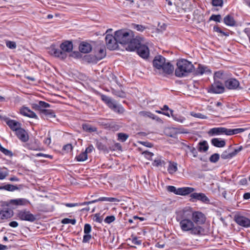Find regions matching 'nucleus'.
Instances as JSON below:
<instances>
[{"label":"nucleus","mask_w":250,"mask_h":250,"mask_svg":"<svg viewBox=\"0 0 250 250\" xmlns=\"http://www.w3.org/2000/svg\"><path fill=\"white\" fill-rule=\"evenodd\" d=\"M242 149V146H240L235 148L232 151H231L230 148H229L223 152L221 155V157L224 160L231 159L240 152Z\"/></svg>","instance_id":"obj_14"},{"label":"nucleus","mask_w":250,"mask_h":250,"mask_svg":"<svg viewBox=\"0 0 250 250\" xmlns=\"http://www.w3.org/2000/svg\"><path fill=\"white\" fill-rule=\"evenodd\" d=\"M178 170L177 164L176 162L169 161L167 171L170 174H173Z\"/></svg>","instance_id":"obj_28"},{"label":"nucleus","mask_w":250,"mask_h":250,"mask_svg":"<svg viewBox=\"0 0 250 250\" xmlns=\"http://www.w3.org/2000/svg\"><path fill=\"white\" fill-rule=\"evenodd\" d=\"M27 147L31 150H39L40 145L39 142L37 140H34V142H30L27 145Z\"/></svg>","instance_id":"obj_31"},{"label":"nucleus","mask_w":250,"mask_h":250,"mask_svg":"<svg viewBox=\"0 0 250 250\" xmlns=\"http://www.w3.org/2000/svg\"><path fill=\"white\" fill-rule=\"evenodd\" d=\"M166 61V59L161 55H158L155 57L153 61V66L155 69L161 68L162 65Z\"/></svg>","instance_id":"obj_26"},{"label":"nucleus","mask_w":250,"mask_h":250,"mask_svg":"<svg viewBox=\"0 0 250 250\" xmlns=\"http://www.w3.org/2000/svg\"><path fill=\"white\" fill-rule=\"evenodd\" d=\"M103 201H106L110 202H119L120 200L117 198L114 197H101L97 199L93 200V202L97 203L98 202H103Z\"/></svg>","instance_id":"obj_29"},{"label":"nucleus","mask_w":250,"mask_h":250,"mask_svg":"<svg viewBox=\"0 0 250 250\" xmlns=\"http://www.w3.org/2000/svg\"><path fill=\"white\" fill-rule=\"evenodd\" d=\"M138 54L142 58L147 59L149 55V50L148 47L145 44H141L137 49Z\"/></svg>","instance_id":"obj_18"},{"label":"nucleus","mask_w":250,"mask_h":250,"mask_svg":"<svg viewBox=\"0 0 250 250\" xmlns=\"http://www.w3.org/2000/svg\"><path fill=\"white\" fill-rule=\"evenodd\" d=\"M29 204H30L29 201L26 199H17V206H26Z\"/></svg>","instance_id":"obj_40"},{"label":"nucleus","mask_w":250,"mask_h":250,"mask_svg":"<svg viewBox=\"0 0 250 250\" xmlns=\"http://www.w3.org/2000/svg\"><path fill=\"white\" fill-rule=\"evenodd\" d=\"M143 154H144L145 157L148 159H150L153 156V154L152 152L147 151H144Z\"/></svg>","instance_id":"obj_57"},{"label":"nucleus","mask_w":250,"mask_h":250,"mask_svg":"<svg viewBox=\"0 0 250 250\" xmlns=\"http://www.w3.org/2000/svg\"><path fill=\"white\" fill-rule=\"evenodd\" d=\"M50 54L55 57L59 58L63 60L67 57V54H65L64 52L59 48L55 47V46H51L49 49Z\"/></svg>","instance_id":"obj_16"},{"label":"nucleus","mask_w":250,"mask_h":250,"mask_svg":"<svg viewBox=\"0 0 250 250\" xmlns=\"http://www.w3.org/2000/svg\"><path fill=\"white\" fill-rule=\"evenodd\" d=\"M191 115L194 117L199 118V119H207V116L202 114L200 113H191Z\"/></svg>","instance_id":"obj_47"},{"label":"nucleus","mask_w":250,"mask_h":250,"mask_svg":"<svg viewBox=\"0 0 250 250\" xmlns=\"http://www.w3.org/2000/svg\"><path fill=\"white\" fill-rule=\"evenodd\" d=\"M6 124L14 132L16 131V121L13 120H11L8 118L5 119Z\"/></svg>","instance_id":"obj_36"},{"label":"nucleus","mask_w":250,"mask_h":250,"mask_svg":"<svg viewBox=\"0 0 250 250\" xmlns=\"http://www.w3.org/2000/svg\"><path fill=\"white\" fill-rule=\"evenodd\" d=\"M213 30L214 31L216 32L220 33H222V34H223L224 35H227L226 34H225L224 32H223L221 30V29L219 27H218L217 26H214L213 27Z\"/></svg>","instance_id":"obj_62"},{"label":"nucleus","mask_w":250,"mask_h":250,"mask_svg":"<svg viewBox=\"0 0 250 250\" xmlns=\"http://www.w3.org/2000/svg\"><path fill=\"white\" fill-rule=\"evenodd\" d=\"M171 116L173 118V119L179 123H183L186 120V118L179 114H174L172 113L171 114Z\"/></svg>","instance_id":"obj_37"},{"label":"nucleus","mask_w":250,"mask_h":250,"mask_svg":"<svg viewBox=\"0 0 250 250\" xmlns=\"http://www.w3.org/2000/svg\"><path fill=\"white\" fill-rule=\"evenodd\" d=\"M115 220V217L113 216H108L104 219V222L107 224H110L113 222Z\"/></svg>","instance_id":"obj_52"},{"label":"nucleus","mask_w":250,"mask_h":250,"mask_svg":"<svg viewBox=\"0 0 250 250\" xmlns=\"http://www.w3.org/2000/svg\"><path fill=\"white\" fill-rule=\"evenodd\" d=\"M141 44L138 39H134L132 37L126 44L127 45L126 49L130 51H134L136 49L137 50L138 47Z\"/></svg>","instance_id":"obj_21"},{"label":"nucleus","mask_w":250,"mask_h":250,"mask_svg":"<svg viewBox=\"0 0 250 250\" xmlns=\"http://www.w3.org/2000/svg\"><path fill=\"white\" fill-rule=\"evenodd\" d=\"M225 84L228 89L234 90L239 87L240 83L236 79L230 78L225 81Z\"/></svg>","instance_id":"obj_19"},{"label":"nucleus","mask_w":250,"mask_h":250,"mask_svg":"<svg viewBox=\"0 0 250 250\" xmlns=\"http://www.w3.org/2000/svg\"><path fill=\"white\" fill-rule=\"evenodd\" d=\"M18 217L22 220L33 222L36 220L35 216L29 211H21L18 213Z\"/></svg>","instance_id":"obj_17"},{"label":"nucleus","mask_w":250,"mask_h":250,"mask_svg":"<svg viewBox=\"0 0 250 250\" xmlns=\"http://www.w3.org/2000/svg\"><path fill=\"white\" fill-rule=\"evenodd\" d=\"M220 155L218 153H214L211 155L209 158V161L211 163H216L219 159Z\"/></svg>","instance_id":"obj_41"},{"label":"nucleus","mask_w":250,"mask_h":250,"mask_svg":"<svg viewBox=\"0 0 250 250\" xmlns=\"http://www.w3.org/2000/svg\"><path fill=\"white\" fill-rule=\"evenodd\" d=\"M63 149L64 150H66V151H70L72 150V146L71 144H67L66 145H65L63 147Z\"/></svg>","instance_id":"obj_59"},{"label":"nucleus","mask_w":250,"mask_h":250,"mask_svg":"<svg viewBox=\"0 0 250 250\" xmlns=\"http://www.w3.org/2000/svg\"><path fill=\"white\" fill-rule=\"evenodd\" d=\"M185 211H179L176 217V221L179 222L181 230L184 232H189L190 234L202 236L207 233V231L201 226H196L190 218H187L185 216Z\"/></svg>","instance_id":"obj_1"},{"label":"nucleus","mask_w":250,"mask_h":250,"mask_svg":"<svg viewBox=\"0 0 250 250\" xmlns=\"http://www.w3.org/2000/svg\"><path fill=\"white\" fill-rule=\"evenodd\" d=\"M6 45L7 47L10 49H14L16 48V43L14 42L6 41Z\"/></svg>","instance_id":"obj_50"},{"label":"nucleus","mask_w":250,"mask_h":250,"mask_svg":"<svg viewBox=\"0 0 250 250\" xmlns=\"http://www.w3.org/2000/svg\"><path fill=\"white\" fill-rule=\"evenodd\" d=\"M91 45L87 42H83L79 46L80 51L83 53H88L91 51Z\"/></svg>","instance_id":"obj_27"},{"label":"nucleus","mask_w":250,"mask_h":250,"mask_svg":"<svg viewBox=\"0 0 250 250\" xmlns=\"http://www.w3.org/2000/svg\"><path fill=\"white\" fill-rule=\"evenodd\" d=\"M189 200L192 202L200 201L205 204H208L210 202L209 198L203 193L191 192L190 193Z\"/></svg>","instance_id":"obj_8"},{"label":"nucleus","mask_w":250,"mask_h":250,"mask_svg":"<svg viewBox=\"0 0 250 250\" xmlns=\"http://www.w3.org/2000/svg\"><path fill=\"white\" fill-rule=\"evenodd\" d=\"M83 129L84 131L89 133L96 132L97 130V128L96 127L89 124H83Z\"/></svg>","instance_id":"obj_34"},{"label":"nucleus","mask_w":250,"mask_h":250,"mask_svg":"<svg viewBox=\"0 0 250 250\" xmlns=\"http://www.w3.org/2000/svg\"><path fill=\"white\" fill-rule=\"evenodd\" d=\"M156 69L164 75H170L173 73L174 67L170 62L165 61L161 68H158Z\"/></svg>","instance_id":"obj_15"},{"label":"nucleus","mask_w":250,"mask_h":250,"mask_svg":"<svg viewBox=\"0 0 250 250\" xmlns=\"http://www.w3.org/2000/svg\"><path fill=\"white\" fill-rule=\"evenodd\" d=\"M211 144L216 147L219 148L224 147L226 144V141L220 138H214L210 141Z\"/></svg>","instance_id":"obj_24"},{"label":"nucleus","mask_w":250,"mask_h":250,"mask_svg":"<svg viewBox=\"0 0 250 250\" xmlns=\"http://www.w3.org/2000/svg\"><path fill=\"white\" fill-rule=\"evenodd\" d=\"M162 110L164 111H169L170 112V114L172 113L173 111L171 109H170L168 107V106L167 105H164L163 107L161 108Z\"/></svg>","instance_id":"obj_63"},{"label":"nucleus","mask_w":250,"mask_h":250,"mask_svg":"<svg viewBox=\"0 0 250 250\" xmlns=\"http://www.w3.org/2000/svg\"><path fill=\"white\" fill-rule=\"evenodd\" d=\"M243 198L244 199L248 200L250 199V193L247 192L244 194Z\"/></svg>","instance_id":"obj_64"},{"label":"nucleus","mask_w":250,"mask_h":250,"mask_svg":"<svg viewBox=\"0 0 250 250\" xmlns=\"http://www.w3.org/2000/svg\"><path fill=\"white\" fill-rule=\"evenodd\" d=\"M242 128L229 129L224 127H216L210 128L208 132L210 136L226 135L230 136L242 132Z\"/></svg>","instance_id":"obj_3"},{"label":"nucleus","mask_w":250,"mask_h":250,"mask_svg":"<svg viewBox=\"0 0 250 250\" xmlns=\"http://www.w3.org/2000/svg\"><path fill=\"white\" fill-rule=\"evenodd\" d=\"M195 73L197 75H203V74L210 75L211 70L207 66L199 64L196 69Z\"/></svg>","instance_id":"obj_22"},{"label":"nucleus","mask_w":250,"mask_h":250,"mask_svg":"<svg viewBox=\"0 0 250 250\" xmlns=\"http://www.w3.org/2000/svg\"><path fill=\"white\" fill-rule=\"evenodd\" d=\"M62 223L63 224H71L72 225H75L76 220L75 219H70L69 218H64L62 220Z\"/></svg>","instance_id":"obj_43"},{"label":"nucleus","mask_w":250,"mask_h":250,"mask_svg":"<svg viewBox=\"0 0 250 250\" xmlns=\"http://www.w3.org/2000/svg\"><path fill=\"white\" fill-rule=\"evenodd\" d=\"M91 231V227L89 224H85L84 226L83 232L84 234H90Z\"/></svg>","instance_id":"obj_49"},{"label":"nucleus","mask_w":250,"mask_h":250,"mask_svg":"<svg viewBox=\"0 0 250 250\" xmlns=\"http://www.w3.org/2000/svg\"><path fill=\"white\" fill-rule=\"evenodd\" d=\"M91 239V235L90 234H84L83 236V242L88 243L89 240Z\"/></svg>","instance_id":"obj_54"},{"label":"nucleus","mask_w":250,"mask_h":250,"mask_svg":"<svg viewBox=\"0 0 250 250\" xmlns=\"http://www.w3.org/2000/svg\"><path fill=\"white\" fill-rule=\"evenodd\" d=\"M76 159L78 162H83L87 159V154L84 151L82 152L79 155H77Z\"/></svg>","instance_id":"obj_38"},{"label":"nucleus","mask_w":250,"mask_h":250,"mask_svg":"<svg viewBox=\"0 0 250 250\" xmlns=\"http://www.w3.org/2000/svg\"><path fill=\"white\" fill-rule=\"evenodd\" d=\"M51 106L50 104L44 101H39L38 104H32V107L36 110H38L41 114L45 115L47 117L54 118L56 115L54 112L51 109H46Z\"/></svg>","instance_id":"obj_4"},{"label":"nucleus","mask_w":250,"mask_h":250,"mask_svg":"<svg viewBox=\"0 0 250 250\" xmlns=\"http://www.w3.org/2000/svg\"><path fill=\"white\" fill-rule=\"evenodd\" d=\"M224 23L228 26H232L235 24V21L233 18L230 16L227 15L224 19Z\"/></svg>","instance_id":"obj_33"},{"label":"nucleus","mask_w":250,"mask_h":250,"mask_svg":"<svg viewBox=\"0 0 250 250\" xmlns=\"http://www.w3.org/2000/svg\"><path fill=\"white\" fill-rule=\"evenodd\" d=\"M132 26L134 29L140 32H143L146 28L145 26L137 24H133Z\"/></svg>","instance_id":"obj_44"},{"label":"nucleus","mask_w":250,"mask_h":250,"mask_svg":"<svg viewBox=\"0 0 250 250\" xmlns=\"http://www.w3.org/2000/svg\"><path fill=\"white\" fill-rule=\"evenodd\" d=\"M118 139L122 142H125L128 138V135L127 134L124 133H119L118 134Z\"/></svg>","instance_id":"obj_42"},{"label":"nucleus","mask_w":250,"mask_h":250,"mask_svg":"<svg viewBox=\"0 0 250 250\" xmlns=\"http://www.w3.org/2000/svg\"><path fill=\"white\" fill-rule=\"evenodd\" d=\"M0 150L1 152H2L3 154L7 156H12V153L10 151L8 150V149L4 148L1 146L0 145Z\"/></svg>","instance_id":"obj_51"},{"label":"nucleus","mask_w":250,"mask_h":250,"mask_svg":"<svg viewBox=\"0 0 250 250\" xmlns=\"http://www.w3.org/2000/svg\"><path fill=\"white\" fill-rule=\"evenodd\" d=\"M211 3L214 6L222 7L223 5V1H211Z\"/></svg>","instance_id":"obj_55"},{"label":"nucleus","mask_w":250,"mask_h":250,"mask_svg":"<svg viewBox=\"0 0 250 250\" xmlns=\"http://www.w3.org/2000/svg\"><path fill=\"white\" fill-rule=\"evenodd\" d=\"M106 55V52L104 47L100 48L98 51L96 53V58L98 60H101L103 59Z\"/></svg>","instance_id":"obj_35"},{"label":"nucleus","mask_w":250,"mask_h":250,"mask_svg":"<svg viewBox=\"0 0 250 250\" xmlns=\"http://www.w3.org/2000/svg\"><path fill=\"white\" fill-rule=\"evenodd\" d=\"M225 87L222 82L215 81L208 88V91L210 93L221 94L224 92Z\"/></svg>","instance_id":"obj_11"},{"label":"nucleus","mask_w":250,"mask_h":250,"mask_svg":"<svg viewBox=\"0 0 250 250\" xmlns=\"http://www.w3.org/2000/svg\"><path fill=\"white\" fill-rule=\"evenodd\" d=\"M226 78L224 72L222 70L216 71L214 73L213 79L215 81H220Z\"/></svg>","instance_id":"obj_32"},{"label":"nucleus","mask_w":250,"mask_h":250,"mask_svg":"<svg viewBox=\"0 0 250 250\" xmlns=\"http://www.w3.org/2000/svg\"><path fill=\"white\" fill-rule=\"evenodd\" d=\"M115 36L118 43L126 45L133 37V33L131 30L121 29L115 32Z\"/></svg>","instance_id":"obj_5"},{"label":"nucleus","mask_w":250,"mask_h":250,"mask_svg":"<svg viewBox=\"0 0 250 250\" xmlns=\"http://www.w3.org/2000/svg\"><path fill=\"white\" fill-rule=\"evenodd\" d=\"M107 48L110 50H114L118 49V42L116 39V36L107 34L105 38Z\"/></svg>","instance_id":"obj_10"},{"label":"nucleus","mask_w":250,"mask_h":250,"mask_svg":"<svg viewBox=\"0 0 250 250\" xmlns=\"http://www.w3.org/2000/svg\"><path fill=\"white\" fill-rule=\"evenodd\" d=\"M165 164V161L160 159H157L154 160L152 163L153 166L155 167H159L160 166L164 165Z\"/></svg>","instance_id":"obj_45"},{"label":"nucleus","mask_w":250,"mask_h":250,"mask_svg":"<svg viewBox=\"0 0 250 250\" xmlns=\"http://www.w3.org/2000/svg\"><path fill=\"white\" fill-rule=\"evenodd\" d=\"M192 221L196 226H201L206 222V217L202 212L194 211L192 213Z\"/></svg>","instance_id":"obj_9"},{"label":"nucleus","mask_w":250,"mask_h":250,"mask_svg":"<svg viewBox=\"0 0 250 250\" xmlns=\"http://www.w3.org/2000/svg\"><path fill=\"white\" fill-rule=\"evenodd\" d=\"M7 173L6 170L0 169V180L4 179L7 176Z\"/></svg>","instance_id":"obj_56"},{"label":"nucleus","mask_w":250,"mask_h":250,"mask_svg":"<svg viewBox=\"0 0 250 250\" xmlns=\"http://www.w3.org/2000/svg\"><path fill=\"white\" fill-rule=\"evenodd\" d=\"M221 17L220 15H212L209 18V21H213L216 22H220L221 21Z\"/></svg>","instance_id":"obj_46"},{"label":"nucleus","mask_w":250,"mask_h":250,"mask_svg":"<svg viewBox=\"0 0 250 250\" xmlns=\"http://www.w3.org/2000/svg\"><path fill=\"white\" fill-rule=\"evenodd\" d=\"M188 147L189 149L190 152L192 154L194 158L196 157L198 155V153L196 150V149L194 147L189 146H188Z\"/></svg>","instance_id":"obj_53"},{"label":"nucleus","mask_w":250,"mask_h":250,"mask_svg":"<svg viewBox=\"0 0 250 250\" xmlns=\"http://www.w3.org/2000/svg\"><path fill=\"white\" fill-rule=\"evenodd\" d=\"M193 68L194 66L191 62L185 59H181L177 62L175 74L178 77H185L191 73Z\"/></svg>","instance_id":"obj_2"},{"label":"nucleus","mask_w":250,"mask_h":250,"mask_svg":"<svg viewBox=\"0 0 250 250\" xmlns=\"http://www.w3.org/2000/svg\"><path fill=\"white\" fill-rule=\"evenodd\" d=\"M36 156L38 157H43L44 158H49L50 159L52 158V156L51 155L48 154H45L42 153H39L36 154Z\"/></svg>","instance_id":"obj_60"},{"label":"nucleus","mask_w":250,"mask_h":250,"mask_svg":"<svg viewBox=\"0 0 250 250\" xmlns=\"http://www.w3.org/2000/svg\"><path fill=\"white\" fill-rule=\"evenodd\" d=\"M139 115L144 117H148L153 119H156L157 117L153 113L147 111H141L139 112Z\"/></svg>","instance_id":"obj_39"},{"label":"nucleus","mask_w":250,"mask_h":250,"mask_svg":"<svg viewBox=\"0 0 250 250\" xmlns=\"http://www.w3.org/2000/svg\"><path fill=\"white\" fill-rule=\"evenodd\" d=\"M21 124L17 122V137L22 142H26L29 140V135L26 130L21 127Z\"/></svg>","instance_id":"obj_13"},{"label":"nucleus","mask_w":250,"mask_h":250,"mask_svg":"<svg viewBox=\"0 0 250 250\" xmlns=\"http://www.w3.org/2000/svg\"><path fill=\"white\" fill-rule=\"evenodd\" d=\"M13 215V211L10 208H0V219L4 220L10 218Z\"/></svg>","instance_id":"obj_25"},{"label":"nucleus","mask_w":250,"mask_h":250,"mask_svg":"<svg viewBox=\"0 0 250 250\" xmlns=\"http://www.w3.org/2000/svg\"><path fill=\"white\" fill-rule=\"evenodd\" d=\"M51 142V140L50 137H47L43 141L44 144L47 146L49 145L50 144Z\"/></svg>","instance_id":"obj_61"},{"label":"nucleus","mask_w":250,"mask_h":250,"mask_svg":"<svg viewBox=\"0 0 250 250\" xmlns=\"http://www.w3.org/2000/svg\"><path fill=\"white\" fill-rule=\"evenodd\" d=\"M101 99L111 110L118 113L122 114L125 109L121 105L117 104L116 102L109 97L102 94Z\"/></svg>","instance_id":"obj_6"},{"label":"nucleus","mask_w":250,"mask_h":250,"mask_svg":"<svg viewBox=\"0 0 250 250\" xmlns=\"http://www.w3.org/2000/svg\"><path fill=\"white\" fill-rule=\"evenodd\" d=\"M198 150L201 152H205L208 149V145L206 141H203L198 143Z\"/></svg>","instance_id":"obj_30"},{"label":"nucleus","mask_w":250,"mask_h":250,"mask_svg":"<svg viewBox=\"0 0 250 250\" xmlns=\"http://www.w3.org/2000/svg\"><path fill=\"white\" fill-rule=\"evenodd\" d=\"M1 188L8 191H13L16 189V187L12 185L7 184L3 186Z\"/></svg>","instance_id":"obj_48"},{"label":"nucleus","mask_w":250,"mask_h":250,"mask_svg":"<svg viewBox=\"0 0 250 250\" xmlns=\"http://www.w3.org/2000/svg\"><path fill=\"white\" fill-rule=\"evenodd\" d=\"M20 112L24 116L36 119H38V116L36 114L27 107H22L20 110Z\"/></svg>","instance_id":"obj_20"},{"label":"nucleus","mask_w":250,"mask_h":250,"mask_svg":"<svg viewBox=\"0 0 250 250\" xmlns=\"http://www.w3.org/2000/svg\"><path fill=\"white\" fill-rule=\"evenodd\" d=\"M234 221L239 226L244 228L250 227V219L241 214H236L234 215Z\"/></svg>","instance_id":"obj_12"},{"label":"nucleus","mask_w":250,"mask_h":250,"mask_svg":"<svg viewBox=\"0 0 250 250\" xmlns=\"http://www.w3.org/2000/svg\"><path fill=\"white\" fill-rule=\"evenodd\" d=\"M94 149V148L93 146L92 145H90L87 147L86 148L84 151L87 154L88 153L92 152Z\"/></svg>","instance_id":"obj_58"},{"label":"nucleus","mask_w":250,"mask_h":250,"mask_svg":"<svg viewBox=\"0 0 250 250\" xmlns=\"http://www.w3.org/2000/svg\"><path fill=\"white\" fill-rule=\"evenodd\" d=\"M60 48L62 52L67 54V53H69L73 50V44L70 41H65L61 44Z\"/></svg>","instance_id":"obj_23"},{"label":"nucleus","mask_w":250,"mask_h":250,"mask_svg":"<svg viewBox=\"0 0 250 250\" xmlns=\"http://www.w3.org/2000/svg\"><path fill=\"white\" fill-rule=\"evenodd\" d=\"M167 189L170 192L174 193L176 195H179L182 196H186L195 190V189L191 187H183L176 188L175 187L173 186H168L167 188Z\"/></svg>","instance_id":"obj_7"}]
</instances>
